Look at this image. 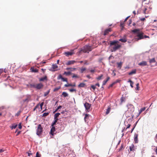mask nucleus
I'll return each instance as SVG.
<instances>
[{"label": "nucleus", "instance_id": "nucleus-1", "mask_svg": "<svg viewBox=\"0 0 157 157\" xmlns=\"http://www.w3.org/2000/svg\"><path fill=\"white\" fill-rule=\"evenodd\" d=\"M119 41L117 40L111 41L110 46L111 47V51L112 52H115L121 47V44H118Z\"/></svg>", "mask_w": 157, "mask_h": 157}, {"label": "nucleus", "instance_id": "nucleus-2", "mask_svg": "<svg viewBox=\"0 0 157 157\" xmlns=\"http://www.w3.org/2000/svg\"><path fill=\"white\" fill-rule=\"evenodd\" d=\"M93 49V48L91 46L88 45H86L82 49L79 51V53H80L82 52H83L84 53L87 52H89L91 51Z\"/></svg>", "mask_w": 157, "mask_h": 157}, {"label": "nucleus", "instance_id": "nucleus-3", "mask_svg": "<svg viewBox=\"0 0 157 157\" xmlns=\"http://www.w3.org/2000/svg\"><path fill=\"white\" fill-rule=\"evenodd\" d=\"M128 111L130 113H132L134 111V106L131 104L128 105Z\"/></svg>", "mask_w": 157, "mask_h": 157}, {"label": "nucleus", "instance_id": "nucleus-4", "mask_svg": "<svg viewBox=\"0 0 157 157\" xmlns=\"http://www.w3.org/2000/svg\"><path fill=\"white\" fill-rule=\"evenodd\" d=\"M43 132V128L41 127V124H39L38 125L37 129L36 134L38 135H40Z\"/></svg>", "mask_w": 157, "mask_h": 157}, {"label": "nucleus", "instance_id": "nucleus-5", "mask_svg": "<svg viewBox=\"0 0 157 157\" xmlns=\"http://www.w3.org/2000/svg\"><path fill=\"white\" fill-rule=\"evenodd\" d=\"M61 79L62 81L63 82H67V78H65L63 77L62 75L61 74H60L58 76L57 79Z\"/></svg>", "mask_w": 157, "mask_h": 157}, {"label": "nucleus", "instance_id": "nucleus-6", "mask_svg": "<svg viewBox=\"0 0 157 157\" xmlns=\"http://www.w3.org/2000/svg\"><path fill=\"white\" fill-rule=\"evenodd\" d=\"M84 106L86 109L87 110H88L90 108L91 106V105L88 102H86L84 104Z\"/></svg>", "mask_w": 157, "mask_h": 157}, {"label": "nucleus", "instance_id": "nucleus-7", "mask_svg": "<svg viewBox=\"0 0 157 157\" xmlns=\"http://www.w3.org/2000/svg\"><path fill=\"white\" fill-rule=\"evenodd\" d=\"M143 33H138L137 36L138 37V38L137 39V40H140L141 39H143L144 38V36L143 35Z\"/></svg>", "mask_w": 157, "mask_h": 157}, {"label": "nucleus", "instance_id": "nucleus-8", "mask_svg": "<svg viewBox=\"0 0 157 157\" xmlns=\"http://www.w3.org/2000/svg\"><path fill=\"white\" fill-rule=\"evenodd\" d=\"M74 50H72L70 52H66L64 53V54L66 55V56H71L72 55L74 54Z\"/></svg>", "mask_w": 157, "mask_h": 157}, {"label": "nucleus", "instance_id": "nucleus-9", "mask_svg": "<svg viewBox=\"0 0 157 157\" xmlns=\"http://www.w3.org/2000/svg\"><path fill=\"white\" fill-rule=\"evenodd\" d=\"M147 9L145 7H141V10L142 12L144 14L148 13L149 12L147 11Z\"/></svg>", "mask_w": 157, "mask_h": 157}, {"label": "nucleus", "instance_id": "nucleus-10", "mask_svg": "<svg viewBox=\"0 0 157 157\" xmlns=\"http://www.w3.org/2000/svg\"><path fill=\"white\" fill-rule=\"evenodd\" d=\"M43 87V85L42 83H40L36 84V89H40Z\"/></svg>", "mask_w": 157, "mask_h": 157}, {"label": "nucleus", "instance_id": "nucleus-11", "mask_svg": "<svg viewBox=\"0 0 157 157\" xmlns=\"http://www.w3.org/2000/svg\"><path fill=\"white\" fill-rule=\"evenodd\" d=\"M52 127L51 129V131L50 132V133L51 134L52 136H54V132L56 130V128L54 126H52Z\"/></svg>", "mask_w": 157, "mask_h": 157}, {"label": "nucleus", "instance_id": "nucleus-12", "mask_svg": "<svg viewBox=\"0 0 157 157\" xmlns=\"http://www.w3.org/2000/svg\"><path fill=\"white\" fill-rule=\"evenodd\" d=\"M138 135L137 134L135 133L134 135V141L135 143H138Z\"/></svg>", "mask_w": 157, "mask_h": 157}, {"label": "nucleus", "instance_id": "nucleus-13", "mask_svg": "<svg viewBox=\"0 0 157 157\" xmlns=\"http://www.w3.org/2000/svg\"><path fill=\"white\" fill-rule=\"evenodd\" d=\"M76 62H77L75 60L69 61H68L67 63H66V65H69L71 64H73Z\"/></svg>", "mask_w": 157, "mask_h": 157}, {"label": "nucleus", "instance_id": "nucleus-14", "mask_svg": "<svg viewBox=\"0 0 157 157\" xmlns=\"http://www.w3.org/2000/svg\"><path fill=\"white\" fill-rule=\"evenodd\" d=\"M112 31L111 29V28H108V29H106L104 31V35H107L109 32H110Z\"/></svg>", "mask_w": 157, "mask_h": 157}, {"label": "nucleus", "instance_id": "nucleus-15", "mask_svg": "<svg viewBox=\"0 0 157 157\" xmlns=\"http://www.w3.org/2000/svg\"><path fill=\"white\" fill-rule=\"evenodd\" d=\"M147 64V62L145 61H142L138 63V65L142 66H146Z\"/></svg>", "mask_w": 157, "mask_h": 157}, {"label": "nucleus", "instance_id": "nucleus-16", "mask_svg": "<svg viewBox=\"0 0 157 157\" xmlns=\"http://www.w3.org/2000/svg\"><path fill=\"white\" fill-rule=\"evenodd\" d=\"M30 70L31 72H37L38 71V70L35 68L34 67H32L31 68Z\"/></svg>", "mask_w": 157, "mask_h": 157}, {"label": "nucleus", "instance_id": "nucleus-17", "mask_svg": "<svg viewBox=\"0 0 157 157\" xmlns=\"http://www.w3.org/2000/svg\"><path fill=\"white\" fill-rule=\"evenodd\" d=\"M129 149L130 151H133L135 150V147L134 145L132 144L129 146Z\"/></svg>", "mask_w": 157, "mask_h": 157}, {"label": "nucleus", "instance_id": "nucleus-18", "mask_svg": "<svg viewBox=\"0 0 157 157\" xmlns=\"http://www.w3.org/2000/svg\"><path fill=\"white\" fill-rule=\"evenodd\" d=\"M136 69L133 70L129 72L128 74L129 75H132L133 74H135L136 73Z\"/></svg>", "mask_w": 157, "mask_h": 157}, {"label": "nucleus", "instance_id": "nucleus-19", "mask_svg": "<svg viewBox=\"0 0 157 157\" xmlns=\"http://www.w3.org/2000/svg\"><path fill=\"white\" fill-rule=\"evenodd\" d=\"M75 86V84L74 83L73 84H66L64 85V86L65 87H68L69 86Z\"/></svg>", "mask_w": 157, "mask_h": 157}, {"label": "nucleus", "instance_id": "nucleus-20", "mask_svg": "<svg viewBox=\"0 0 157 157\" xmlns=\"http://www.w3.org/2000/svg\"><path fill=\"white\" fill-rule=\"evenodd\" d=\"M146 109V107H144L141 108L140 110H139V113L138 115V116H139L141 113L144 111Z\"/></svg>", "mask_w": 157, "mask_h": 157}, {"label": "nucleus", "instance_id": "nucleus-21", "mask_svg": "<svg viewBox=\"0 0 157 157\" xmlns=\"http://www.w3.org/2000/svg\"><path fill=\"white\" fill-rule=\"evenodd\" d=\"M47 78L46 76H45L44 77L41 78L39 79V81H43L44 80H47Z\"/></svg>", "mask_w": 157, "mask_h": 157}, {"label": "nucleus", "instance_id": "nucleus-22", "mask_svg": "<svg viewBox=\"0 0 157 157\" xmlns=\"http://www.w3.org/2000/svg\"><path fill=\"white\" fill-rule=\"evenodd\" d=\"M110 79L109 77H107L106 80H104L103 82L102 85H105L107 82Z\"/></svg>", "mask_w": 157, "mask_h": 157}, {"label": "nucleus", "instance_id": "nucleus-23", "mask_svg": "<svg viewBox=\"0 0 157 157\" xmlns=\"http://www.w3.org/2000/svg\"><path fill=\"white\" fill-rule=\"evenodd\" d=\"M149 62L150 63H155L156 62V61H155V58H153L152 59H149Z\"/></svg>", "mask_w": 157, "mask_h": 157}, {"label": "nucleus", "instance_id": "nucleus-24", "mask_svg": "<svg viewBox=\"0 0 157 157\" xmlns=\"http://www.w3.org/2000/svg\"><path fill=\"white\" fill-rule=\"evenodd\" d=\"M86 84L85 83H81L80 84L78 85V87H84Z\"/></svg>", "mask_w": 157, "mask_h": 157}, {"label": "nucleus", "instance_id": "nucleus-25", "mask_svg": "<svg viewBox=\"0 0 157 157\" xmlns=\"http://www.w3.org/2000/svg\"><path fill=\"white\" fill-rule=\"evenodd\" d=\"M119 41L125 43L127 41V39L126 38H124L120 39Z\"/></svg>", "mask_w": 157, "mask_h": 157}, {"label": "nucleus", "instance_id": "nucleus-26", "mask_svg": "<svg viewBox=\"0 0 157 157\" xmlns=\"http://www.w3.org/2000/svg\"><path fill=\"white\" fill-rule=\"evenodd\" d=\"M58 120V119L54 118V122L53 123H52V126H54L55 125Z\"/></svg>", "mask_w": 157, "mask_h": 157}, {"label": "nucleus", "instance_id": "nucleus-27", "mask_svg": "<svg viewBox=\"0 0 157 157\" xmlns=\"http://www.w3.org/2000/svg\"><path fill=\"white\" fill-rule=\"evenodd\" d=\"M149 17V16L148 15H145V17H143V18H140V21H144L145 20H146V19L145 18H147L148 17Z\"/></svg>", "mask_w": 157, "mask_h": 157}, {"label": "nucleus", "instance_id": "nucleus-28", "mask_svg": "<svg viewBox=\"0 0 157 157\" xmlns=\"http://www.w3.org/2000/svg\"><path fill=\"white\" fill-rule=\"evenodd\" d=\"M62 95L64 97H66L68 96V94L66 92H63L62 93Z\"/></svg>", "mask_w": 157, "mask_h": 157}, {"label": "nucleus", "instance_id": "nucleus-29", "mask_svg": "<svg viewBox=\"0 0 157 157\" xmlns=\"http://www.w3.org/2000/svg\"><path fill=\"white\" fill-rule=\"evenodd\" d=\"M60 115L59 113H57L54 115V118L58 119V117Z\"/></svg>", "mask_w": 157, "mask_h": 157}, {"label": "nucleus", "instance_id": "nucleus-30", "mask_svg": "<svg viewBox=\"0 0 157 157\" xmlns=\"http://www.w3.org/2000/svg\"><path fill=\"white\" fill-rule=\"evenodd\" d=\"M111 110V108L110 107H109L106 110V114H109L110 111V110Z\"/></svg>", "mask_w": 157, "mask_h": 157}, {"label": "nucleus", "instance_id": "nucleus-31", "mask_svg": "<svg viewBox=\"0 0 157 157\" xmlns=\"http://www.w3.org/2000/svg\"><path fill=\"white\" fill-rule=\"evenodd\" d=\"M61 88V87L59 86V87L55 88L53 90L54 92H56L58 90Z\"/></svg>", "mask_w": 157, "mask_h": 157}, {"label": "nucleus", "instance_id": "nucleus-32", "mask_svg": "<svg viewBox=\"0 0 157 157\" xmlns=\"http://www.w3.org/2000/svg\"><path fill=\"white\" fill-rule=\"evenodd\" d=\"M86 68H83L82 67L80 69V72L81 73H83V72L86 71Z\"/></svg>", "mask_w": 157, "mask_h": 157}, {"label": "nucleus", "instance_id": "nucleus-33", "mask_svg": "<svg viewBox=\"0 0 157 157\" xmlns=\"http://www.w3.org/2000/svg\"><path fill=\"white\" fill-rule=\"evenodd\" d=\"M17 124H13L12 126L10 127V128L12 129H14L16 128L17 127Z\"/></svg>", "mask_w": 157, "mask_h": 157}, {"label": "nucleus", "instance_id": "nucleus-34", "mask_svg": "<svg viewBox=\"0 0 157 157\" xmlns=\"http://www.w3.org/2000/svg\"><path fill=\"white\" fill-rule=\"evenodd\" d=\"M49 114V113H44L42 115V117H45L46 116H48Z\"/></svg>", "mask_w": 157, "mask_h": 157}, {"label": "nucleus", "instance_id": "nucleus-35", "mask_svg": "<svg viewBox=\"0 0 157 157\" xmlns=\"http://www.w3.org/2000/svg\"><path fill=\"white\" fill-rule=\"evenodd\" d=\"M128 82H130V86H131L132 88L133 87V85L134 84L133 82L131 80H129L128 81Z\"/></svg>", "mask_w": 157, "mask_h": 157}, {"label": "nucleus", "instance_id": "nucleus-36", "mask_svg": "<svg viewBox=\"0 0 157 157\" xmlns=\"http://www.w3.org/2000/svg\"><path fill=\"white\" fill-rule=\"evenodd\" d=\"M139 31H140V30L139 29H134L132 30V32L134 33H137V32H139Z\"/></svg>", "mask_w": 157, "mask_h": 157}, {"label": "nucleus", "instance_id": "nucleus-37", "mask_svg": "<svg viewBox=\"0 0 157 157\" xmlns=\"http://www.w3.org/2000/svg\"><path fill=\"white\" fill-rule=\"evenodd\" d=\"M125 98H124V97H122L121 98V103H122L123 102L125 101Z\"/></svg>", "mask_w": 157, "mask_h": 157}, {"label": "nucleus", "instance_id": "nucleus-38", "mask_svg": "<svg viewBox=\"0 0 157 157\" xmlns=\"http://www.w3.org/2000/svg\"><path fill=\"white\" fill-rule=\"evenodd\" d=\"M71 74V73L70 71H68V72L65 71V72H64V75H70Z\"/></svg>", "mask_w": 157, "mask_h": 157}, {"label": "nucleus", "instance_id": "nucleus-39", "mask_svg": "<svg viewBox=\"0 0 157 157\" xmlns=\"http://www.w3.org/2000/svg\"><path fill=\"white\" fill-rule=\"evenodd\" d=\"M4 107H0V116H1L2 115V113L1 111L4 109Z\"/></svg>", "mask_w": 157, "mask_h": 157}, {"label": "nucleus", "instance_id": "nucleus-40", "mask_svg": "<svg viewBox=\"0 0 157 157\" xmlns=\"http://www.w3.org/2000/svg\"><path fill=\"white\" fill-rule=\"evenodd\" d=\"M103 75L101 74L100 76H98V77L97 78V79L98 80H100L101 79V78L103 77Z\"/></svg>", "mask_w": 157, "mask_h": 157}, {"label": "nucleus", "instance_id": "nucleus-41", "mask_svg": "<svg viewBox=\"0 0 157 157\" xmlns=\"http://www.w3.org/2000/svg\"><path fill=\"white\" fill-rule=\"evenodd\" d=\"M124 148V145L123 144H122L121 146L119 149V151H121Z\"/></svg>", "mask_w": 157, "mask_h": 157}, {"label": "nucleus", "instance_id": "nucleus-42", "mask_svg": "<svg viewBox=\"0 0 157 157\" xmlns=\"http://www.w3.org/2000/svg\"><path fill=\"white\" fill-rule=\"evenodd\" d=\"M88 117H89V114H86L85 115V117L84 119L85 121H86V119L88 118Z\"/></svg>", "mask_w": 157, "mask_h": 157}, {"label": "nucleus", "instance_id": "nucleus-43", "mask_svg": "<svg viewBox=\"0 0 157 157\" xmlns=\"http://www.w3.org/2000/svg\"><path fill=\"white\" fill-rule=\"evenodd\" d=\"M52 67L53 69H55L58 67V66L56 64H53L52 65Z\"/></svg>", "mask_w": 157, "mask_h": 157}, {"label": "nucleus", "instance_id": "nucleus-44", "mask_svg": "<svg viewBox=\"0 0 157 157\" xmlns=\"http://www.w3.org/2000/svg\"><path fill=\"white\" fill-rule=\"evenodd\" d=\"M117 64L118 65V67H119L120 68H121L122 66V63L121 62H120V63H117Z\"/></svg>", "mask_w": 157, "mask_h": 157}, {"label": "nucleus", "instance_id": "nucleus-45", "mask_svg": "<svg viewBox=\"0 0 157 157\" xmlns=\"http://www.w3.org/2000/svg\"><path fill=\"white\" fill-rule=\"evenodd\" d=\"M36 84H30V86L31 87H33L34 88H36Z\"/></svg>", "mask_w": 157, "mask_h": 157}, {"label": "nucleus", "instance_id": "nucleus-46", "mask_svg": "<svg viewBox=\"0 0 157 157\" xmlns=\"http://www.w3.org/2000/svg\"><path fill=\"white\" fill-rule=\"evenodd\" d=\"M73 78H78L79 76H78L77 75L75 74H74L72 76Z\"/></svg>", "mask_w": 157, "mask_h": 157}, {"label": "nucleus", "instance_id": "nucleus-47", "mask_svg": "<svg viewBox=\"0 0 157 157\" xmlns=\"http://www.w3.org/2000/svg\"><path fill=\"white\" fill-rule=\"evenodd\" d=\"M20 113H21V111H18V112H17V113H16L15 116H18L20 115Z\"/></svg>", "mask_w": 157, "mask_h": 157}, {"label": "nucleus", "instance_id": "nucleus-48", "mask_svg": "<svg viewBox=\"0 0 157 157\" xmlns=\"http://www.w3.org/2000/svg\"><path fill=\"white\" fill-rule=\"evenodd\" d=\"M91 88H92L94 90L96 88V86H95V85H92L91 86Z\"/></svg>", "mask_w": 157, "mask_h": 157}, {"label": "nucleus", "instance_id": "nucleus-49", "mask_svg": "<svg viewBox=\"0 0 157 157\" xmlns=\"http://www.w3.org/2000/svg\"><path fill=\"white\" fill-rule=\"evenodd\" d=\"M49 92V91H48L47 92H46L44 93V96H47Z\"/></svg>", "mask_w": 157, "mask_h": 157}, {"label": "nucleus", "instance_id": "nucleus-50", "mask_svg": "<svg viewBox=\"0 0 157 157\" xmlns=\"http://www.w3.org/2000/svg\"><path fill=\"white\" fill-rule=\"evenodd\" d=\"M40 155H40L39 154L38 152H37L36 153V157H40Z\"/></svg>", "mask_w": 157, "mask_h": 157}, {"label": "nucleus", "instance_id": "nucleus-51", "mask_svg": "<svg viewBox=\"0 0 157 157\" xmlns=\"http://www.w3.org/2000/svg\"><path fill=\"white\" fill-rule=\"evenodd\" d=\"M139 83H137L136 84V90H139Z\"/></svg>", "mask_w": 157, "mask_h": 157}, {"label": "nucleus", "instance_id": "nucleus-52", "mask_svg": "<svg viewBox=\"0 0 157 157\" xmlns=\"http://www.w3.org/2000/svg\"><path fill=\"white\" fill-rule=\"evenodd\" d=\"M44 104V102H42L40 104V106L41 108V109H42V107Z\"/></svg>", "mask_w": 157, "mask_h": 157}, {"label": "nucleus", "instance_id": "nucleus-53", "mask_svg": "<svg viewBox=\"0 0 157 157\" xmlns=\"http://www.w3.org/2000/svg\"><path fill=\"white\" fill-rule=\"evenodd\" d=\"M141 12H142V10H141L140 9H139L137 11V14H140L141 13Z\"/></svg>", "mask_w": 157, "mask_h": 157}, {"label": "nucleus", "instance_id": "nucleus-54", "mask_svg": "<svg viewBox=\"0 0 157 157\" xmlns=\"http://www.w3.org/2000/svg\"><path fill=\"white\" fill-rule=\"evenodd\" d=\"M69 91L71 92H74V91H76V90L75 89H70L69 90Z\"/></svg>", "mask_w": 157, "mask_h": 157}, {"label": "nucleus", "instance_id": "nucleus-55", "mask_svg": "<svg viewBox=\"0 0 157 157\" xmlns=\"http://www.w3.org/2000/svg\"><path fill=\"white\" fill-rule=\"evenodd\" d=\"M124 22H123V23L121 22L120 23L121 26L122 27H123L124 26Z\"/></svg>", "mask_w": 157, "mask_h": 157}, {"label": "nucleus", "instance_id": "nucleus-56", "mask_svg": "<svg viewBox=\"0 0 157 157\" xmlns=\"http://www.w3.org/2000/svg\"><path fill=\"white\" fill-rule=\"evenodd\" d=\"M84 64L86 65H88L89 64V63H88V61L87 60H85L84 61Z\"/></svg>", "mask_w": 157, "mask_h": 157}, {"label": "nucleus", "instance_id": "nucleus-57", "mask_svg": "<svg viewBox=\"0 0 157 157\" xmlns=\"http://www.w3.org/2000/svg\"><path fill=\"white\" fill-rule=\"evenodd\" d=\"M39 106V104L37 105L35 107L33 111H35L36 109Z\"/></svg>", "mask_w": 157, "mask_h": 157}, {"label": "nucleus", "instance_id": "nucleus-58", "mask_svg": "<svg viewBox=\"0 0 157 157\" xmlns=\"http://www.w3.org/2000/svg\"><path fill=\"white\" fill-rule=\"evenodd\" d=\"M5 151V150L4 149H0V153H2Z\"/></svg>", "mask_w": 157, "mask_h": 157}, {"label": "nucleus", "instance_id": "nucleus-59", "mask_svg": "<svg viewBox=\"0 0 157 157\" xmlns=\"http://www.w3.org/2000/svg\"><path fill=\"white\" fill-rule=\"evenodd\" d=\"M18 128L19 129H21L22 128V127L21 126V123H20L18 124Z\"/></svg>", "mask_w": 157, "mask_h": 157}, {"label": "nucleus", "instance_id": "nucleus-60", "mask_svg": "<svg viewBox=\"0 0 157 157\" xmlns=\"http://www.w3.org/2000/svg\"><path fill=\"white\" fill-rule=\"evenodd\" d=\"M114 84L115 83L114 82L112 83L109 85V87H112L113 86Z\"/></svg>", "mask_w": 157, "mask_h": 157}, {"label": "nucleus", "instance_id": "nucleus-61", "mask_svg": "<svg viewBox=\"0 0 157 157\" xmlns=\"http://www.w3.org/2000/svg\"><path fill=\"white\" fill-rule=\"evenodd\" d=\"M130 126H131V124H128V126H127V128H126V129H127L129 128L130 127Z\"/></svg>", "mask_w": 157, "mask_h": 157}, {"label": "nucleus", "instance_id": "nucleus-62", "mask_svg": "<svg viewBox=\"0 0 157 157\" xmlns=\"http://www.w3.org/2000/svg\"><path fill=\"white\" fill-rule=\"evenodd\" d=\"M62 107V106L61 105H59L57 109L59 110V109H61Z\"/></svg>", "mask_w": 157, "mask_h": 157}, {"label": "nucleus", "instance_id": "nucleus-63", "mask_svg": "<svg viewBox=\"0 0 157 157\" xmlns=\"http://www.w3.org/2000/svg\"><path fill=\"white\" fill-rule=\"evenodd\" d=\"M129 23H128V25H130L131 24L132 21L131 20H129Z\"/></svg>", "mask_w": 157, "mask_h": 157}, {"label": "nucleus", "instance_id": "nucleus-64", "mask_svg": "<svg viewBox=\"0 0 157 157\" xmlns=\"http://www.w3.org/2000/svg\"><path fill=\"white\" fill-rule=\"evenodd\" d=\"M90 72L91 73H94L95 72V70H90Z\"/></svg>", "mask_w": 157, "mask_h": 157}]
</instances>
